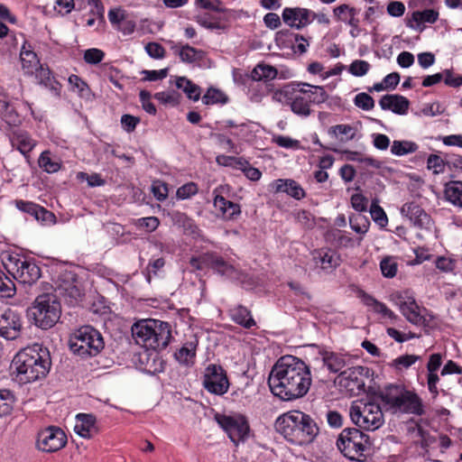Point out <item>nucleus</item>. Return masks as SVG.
<instances>
[{
    "label": "nucleus",
    "mask_w": 462,
    "mask_h": 462,
    "mask_svg": "<svg viewBox=\"0 0 462 462\" xmlns=\"http://www.w3.org/2000/svg\"><path fill=\"white\" fill-rule=\"evenodd\" d=\"M153 97L163 105L169 104L175 106L180 103V94L175 90L158 92Z\"/></svg>",
    "instance_id": "nucleus-50"
},
{
    "label": "nucleus",
    "mask_w": 462,
    "mask_h": 462,
    "mask_svg": "<svg viewBox=\"0 0 462 462\" xmlns=\"http://www.w3.org/2000/svg\"><path fill=\"white\" fill-rule=\"evenodd\" d=\"M322 361L331 373H337L346 365L344 357L334 352H325L322 355Z\"/></svg>",
    "instance_id": "nucleus-38"
},
{
    "label": "nucleus",
    "mask_w": 462,
    "mask_h": 462,
    "mask_svg": "<svg viewBox=\"0 0 462 462\" xmlns=\"http://www.w3.org/2000/svg\"><path fill=\"white\" fill-rule=\"evenodd\" d=\"M196 348V343L187 342L178 351L175 352L174 357L180 365L187 366L191 365L194 364Z\"/></svg>",
    "instance_id": "nucleus-34"
},
{
    "label": "nucleus",
    "mask_w": 462,
    "mask_h": 462,
    "mask_svg": "<svg viewBox=\"0 0 462 462\" xmlns=\"http://www.w3.org/2000/svg\"><path fill=\"white\" fill-rule=\"evenodd\" d=\"M174 53L178 54L180 60L185 63H194L203 60L205 52L202 50L196 49L189 44L181 46H172Z\"/></svg>",
    "instance_id": "nucleus-32"
},
{
    "label": "nucleus",
    "mask_w": 462,
    "mask_h": 462,
    "mask_svg": "<svg viewBox=\"0 0 462 462\" xmlns=\"http://www.w3.org/2000/svg\"><path fill=\"white\" fill-rule=\"evenodd\" d=\"M220 427L227 433L229 439L235 443L245 440L249 431V425L244 416L234 418L220 415L217 417Z\"/></svg>",
    "instance_id": "nucleus-14"
},
{
    "label": "nucleus",
    "mask_w": 462,
    "mask_h": 462,
    "mask_svg": "<svg viewBox=\"0 0 462 462\" xmlns=\"http://www.w3.org/2000/svg\"><path fill=\"white\" fill-rule=\"evenodd\" d=\"M370 214L373 220L381 227L386 226L388 224V217L383 208L379 206L378 200L374 199L370 207Z\"/></svg>",
    "instance_id": "nucleus-44"
},
{
    "label": "nucleus",
    "mask_w": 462,
    "mask_h": 462,
    "mask_svg": "<svg viewBox=\"0 0 462 462\" xmlns=\"http://www.w3.org/2000/svg\"><path fill=\"white\" fill-rule=\"evenodd\" d=\"M364 369L363 366H356L342 372L339 375V385L351 395L359 394L365 388V382L360 378Z\"/></svg>",
    "instance_id": "nucleus-18"
},
{
    "label": "nucleus",
    "mask_w": 462,
    "mask_h": 462,
    "mask_svg": "<svg viewBox=\"0 0 462 462\" xmlns=\"http://www.w3.org/2000/svg\"><path fill=\"white\" fill-rule=\"evenodd\" d=\"M229 317L233 322L250 329L256 326V322L252 316L251 310L242 304H237L228 310Z\"/></svg>",
    "instance_id": "nucleus-29"
},
{
    "label": "nucleus",
    "mask_w": 462,
    "mask_h": 462,
    "mask_svg": "<svg viewBox=\"0 0 462 462\" xmlns=\"http://www.w3.org/2000/svg\"><path fill=\"white\" fill-rule=\"evenodd\" d=\"M274 428L287 441L298 446L312 443L319 431L314 420L300 411H291L279 416Z\"/></svg>",
    "instance_id": "nucleus-3"
},
{
    "label": "nucleus",
    "mask_w": 462,
    "mask_h": 462,
    "mask_svg": "<svg viewBox=\"0 0 462 462\" xmlns=\"http://www.w3.org/2000/svg\"><path fill=\"white\" fill-rule=\"evenodd\" d=\"M382 274L386 278H393L398 270V264L392 256L384 257L380 263Z\"/></svg>",
    "instance_id": "nucleus-49"
},
{
    "label": "nucleus",
    "mask_w": 462,
    "mask_h": 462,
    "mask_svg": "<svg viewBox=\"0 0 462 462\" xmlns=\"http://www.w3.org/2000/svg\"><path fill=\"white\" fill-rule=\"evenodd\" d=\"M139 123L140 118L132 115L125 114L121 117L122 127L127 133L134 132Z\"/></svg>",
    "instance_id": "nucleus-62"
},
{
    "label": "nucleus",
    "mask_w": 462,
    "mask_h": 462,
    "mask_svg": "<svg viewBox=\"0 0 462 462\" xmlns=\"http://www.w3.org/2000/svg\"><path fill=\"white\" fill-rule=\"evenodd\" d=\"M39 166L48 173L57 172L60 169V163L51 158V152L44 151L38 160Z\"/></svg>",
    "instance_id": "nucleus-42"
},
{
    "label": "nucleus",
    "mask_w": 462,
    "mask_h": 462,
    "mask_svg": "<svg viewBox=\"0 0 462 462\" xmlns=\"http://www.w3.org/2000/svg\"><path fill=\"white\" fill-rule=\"evenodd\" d=\"M11 143L12 146L16 148L24 156H27L35 146V142L24 131L14 132Z\"/></svg>",
    "instance_id": "nucleus-33"
},
{
    "label": "nucleus",
    "mask_w": 462,
    "mask_h": 462,
    "mask_svg": "<svg viewBox=\"0 0 462 462\" xmlns=\"http://www.w3.org/2000/svg\"><path fill=\"white\" fill-rule=\"evenodd\" d=\"M74 431L82 438H92L98 432L96 416L91 413H79L76 416Z\"/></svg>",
    "instance_id": "nucleus-22"
},
{
    "label": "nucleus",
    "mask_w": 462,
    "mask_h": 462,
    "mask_svg": "<svg viewBox=\"0 0 462 462\" xmlns=\"http://www.w3.org/2000/svg\"><path fill=\"white\" fill-rule=\"evenodd\" d=\"M195 19L199 25L209 30H219L223 28L219 19L209 14H198Z\"/></svg>",
    "instance_id": "nucleus-46"
},
{
    "label": "nucleus",
    "mask_w": 462,
    "mask_h": 462,
    "mask_svg": "<svg viewBox=\"0 0 462 462\" xmlns=\"http://www.w3.org/2000/svg\"><path fill=\"white\" fill-rule=\"evenodd\" d=\"M104 57V51L96 48L88 49L84 53V60L88 64H97L102 61Z\"/></svg>",
    "instance_id": "nucleus-58"
},
{
    "label": "nucleus",
    "mask_w": 462,
    "mask_h": 462,
    "mask_svg": "<svg viewBox=\"0 0 462 462\" xmlns=\"http://www.w3.org/2000/svg\"><path fill=\"white\" fill-rule=\"evenodd\" d=\"M65 279H60L56 291L63 297L70 305L77 304L83 297L82 290L79 287L75 276L69 273Z\"/></svg>",
    "instance_id": "nucleus-16"
},
{
    "label": "nucleus",
    "mask_w": 462,
    "mask_h": 462,
    "mask_svg": "<svg viewBox=\"0 0 462 462\" xmlns=\"http://www.w3.org/2000/svg\"><path fill=\"white\" fill-rule=\"evenodd\" d=\"M145 51L153 59H162L165 56V49L158 42H148L145 45Z\"/></svg>",
    "instance_id": "nucleus-61"
},
{
    "label": "nucleus",
    "mask_w": 462,
    "mask_h": 462,
    "mask_svg": "<svg viewBox=\"0 0 462 462\" xmlns=\"http://www.w3.org/2000/svg\"><path fill=\"white\" fill-rule=\"evenodd\" d=\"M228 97L220 89L210 87L202 97L203 104L207 106L227 103Z\"/></svg>",
    "instance_id": "nucleus-39"
},
{
    "label": "nucleus",
    "mask_w": 462,
    "mask_h": 462,
    "mask_svg": "<svg viewBox=\"0 0 462 462\" xmlns=\"http://www.w3.org/2000/svg\"><path fill=\"white\" fill-rule=\"evenodd\" d=\"M69 83L74 89L76 88L81 96H84L86 92L89 91L88 84L77 75H70L69 77Z\"/></svg>",
    "instance_id": "nucleus-63"
},
{
    "label": "nucleus",
    "mask_w": 462,
    "mask_h": 462,
    "mask_svg": "<svg viewBox=\"0 0 462 462\" xmlns=\"http://www.w3.org/2000/svg\"><path fill=\"white\" fill-rule=\"evenodd\" d=\"M349 416L354 424L365 430H375L384 421L381 406L374 402H353Z\"/></svg>",
    "instance_id": "nucleus-10"
},
{
    "label": "nucleus",
    "mask_w": 462,
    "mask_h": 462,
    "mask_svg": "<svg viewBox=\"0 0 462 462\" xmlns=\"http://www.w3.org/2000/svg\"><path fill=\"white\" fill-rule=\"evenodd\" d=\"M337 447L346 458L356 462H366L373 450L370 437L356 428L344 429L338 436Z\"/></svg>",
    "instance_id": "nucleus-6"
},
{
    "label": "nucleus",
    "mask_w": 462,
    "mask_h": 462,
    "mask_svg": "<svg viewBox=\"0 0 462 462\" xmlns=\"http://www.w3.org/2000/svg\"><path fill=\"white\" fill-rule=\"evenodd\" d=\"M278 71L276 68L267 64H258L251 72L253 80H270L276 78Z\"/></svg>",
    "instance_id": "nucleus-37"
},
{
    "label": "nucleus",
    "mask_w": 462,
    "mask_h": 462,
    "mask_svg": "<svg viewBox=\"0 0 462 462\" xmlns=\"http://www.w3.org/2000/svg\"><path fill=\"white\" fill-rule=\"evenodd\" d=\"M22 329V317L17 311L11 308L0 311V337L14 340L20 337Z\"/></svg>",
    "instance_id": "nucleus-15"
},
{
    "label": "nucleus",
    "mask_w": 462,
    "mask_h": 462,
    "mask_svg": "<svg viewBox=\"0 0 462 462\" xmlns=\"http://www.w3.org/2000/svg\"><path fill=\"white\" fill-rule=\"evenodd\" d=\"M5 267L15 280L23 284L32 285L42 276L41 268L35 261L24 256L9 255Z\"/></svg>",
    "instance_id": "nucleus-11"
},
{
    "label": "nucleus",
    "mask_w": 462,
    "mask_h": 462,
    "mask_svg": "<svg viewBox=\"0 0 462 462\" xmlns=\"http://www.w3.org/2000/svg\"><path fill=\"white\" fill-rule=\"evenodd\" d=\"M20 62L23 74L32 76L34 72L42 66L38 55L35 53L32 45L24 41L20 51Z\"/></svg>",
    "instance_id": "nucleus-19"
},
{
    "label": "nucleus",
    "mask_w": 462,
    "mask_h": 462,
    "mask_svg": "<svg viewBox=\"0 0 462 462\" xmlns=\"http://www.w3.org/2000/svg\"><path fill=\"white\" fill-rule=\"evenodd\" d=\"M267 383L272 393L281 400H296L303 397L310 390V371L301 359L285 356L273 366Z\"/></svg>",
    "instance_id": "nucleus-1"
},
{
    "label": "nucleus",
    "mask_w": 462,
    "mask_h": 462,
    "mask_svg": "<svg viewBox=\"0 0 462 462\" xmlns=\"http://www.w3.org/2000/svg\"><path fill=\"white\" fill-rule=\"evenodd\" d=\"M305 87L310 88V89H305L310 105H320L328 100V95L323 87L311 86L308 83L305 85Z\"/></svg>",
    "instance_id": "nucleus-40"
},
{
    "label": "nucleus",
    "mask_w": 462,
    "mask_h": 462,
    "mask_svg": "<svg viewBox=\"0 0 462 462\" xmlns=\"http://www.w3.org/2000/svg\"><path fill=\"white\" fill-rule=\"evenodd\" d=\"M445 198L454 206L462 208V181H449L445 185Z\"/></svg>",
    "instance_id": "nucleus-36"
},
{
    "label": "nucleus",
    "mask_w": 462,
    "mask_h": 462,
    "mask_svg": "<svg viewBox=\"0 0 462 462\" xmlns=\"http://www.w3.org/2000/svg\"><path fill=\"white\" fill-rule=\"evenodd\" d=\"M37 83L49 89L55 97L60 96L61 84L55 79L50 68L43 64L33 74Z\"/></svg>",
    "instance_id": "nucleus-25"
},
{
    "label": "nucleus",
    "mask_w": 462,
    "mask_h": 462,
    "mask_svg": "<svg viewBox=\"0 0 462 462\" xmlns=\"http://www.w3.org/2000/svg\"><path fill=\"white\" fill-rule=\"evenodd\" d=\"M307 83L287 84L277 89L273 94V99L276 102L290 105L291 111L303 117L309 116L312 110L310 103L306 95L305 87Z\"/></svg>",
    "instance_id": "nucleus-9"
},
{
    "label": "nucleus",
    "mask_w": 462,
    "mask_h": 462,
    "mask_svg": "<svg viewBox=\"0 0 462 462\" xmlns=\"http://www.w3.org/2000/svg\"><path fill=\"white\" fill-rule=\"evenodd\" d=\"M67 440V435L60 428L50 426L38 433L37 447L46 453L56 452L66 446Z\"/></svg>",
    "instance_id": "nucleus-12"
},
{
    "label": "nucleus",
    "mask_w": 462,
    "mask_h": 462,
    "mask_svg": "<svg viewBox=\"0 0 462 462\" xmlns=\"http://www.w3.org/2000/svg\"><path fill=\"white\" fill-rule=\"evenodd\" d=\"M189 265L192 269L197 271H202L205 268H209V253H205L198 257H191L189 260Z\"/></svg>",
    "instance_id": "nucleus-57"
},
{
    "label": "nucleus",
    "mask_w": 462,
    "mask_h": 462,
    "mask_svg": "<svg viewBox=\"0 0 462 462\" xmlns=\"http://www.w3.org/2000/svg\"><path fill=\"white\" fill-rule=\"evenodd\" d=\"M198 192V186L194 182H189L180 187L176 195L180 199H186L195 195Z\"/></svg>",
    "instance_id": "nucleus-60"
},
{
    "label": "nucleus",
    "mask_w": 462,
    "mask_h": 462,
    "mask_svg": "<svg viewBox=\"0 0 462 462\" xmlns=\"http://www.w3.org/2000/svg\"><path fill=\"white\" fill-rule=\"evenodd\" d=\"M351 204L356 211L364 212L367 209L368 199L362 194H354L351 197Z\"/></svg>",
    "instance_id": "nucleus-64"
},
{
    "label": "nucleus",
    "mask_w": 462,
    "mask_h": 462,
    "mask_svg": "<svg viewBox=\"0 0 462 462\" xmlns=\"http://www.w3.org/2000/svg\"><path fill=\"white\" fill-rule=\"evenodd\" d=\"M165 265V260L162 257L150 260L144 270L146 281L150 283L152 276H156L158 272Z\"/></svg>",
    "instance_id": "nucleus-51"
},
{
    "label": "nucleus",
    "mask_w": 462,
    "mask_h": 462,
    "mask_svg": "<svg viewBox=\"0 0 462 462\" xmlns=\"http://www.w3.org/2000/svg\"><path fill=\"white\" fill-rule=\"evenodd\" d=\"M209 268L228 278L238 276V270L216 253H209Z\"/></svg>",
    "instance_id": "nucleus-30"
},
{
    "label": "nucleus",
    "mask_w": 462,
    "mask_h": 462,
    "mask_svg": "<svg viewBox=\"0 0 462 462\" xmlns=\"http://www.w3.org/2000/svg\"><path fill=\"white\" fill-rule=\"evenodd\" d=\"M69 349L81 357L96 356L105 346L101 333L91 326H83L69 337Z\"/></svg>",
    "instance_id": "nucleus-8"
},
{
    "label": "nucleus",
    "mask_w": 462,
    "mask_h": 462,
    "mask_svg": "<svg viewBox=\"0 0 462 462\" xmlns=\"http://www.w3.org/2000/svg\"><path fill=\"white\" fill-rule=\"evenodd\" d=\"M226 189H229L227 185H220L215 189L213 192L215 194L214 207H225L226 205H229L228 209L223 210V214L221 216L223 218L230 220L239 216L241 209L238 204L227 200L224 198L223 193Z\"/></svg>",
    "instance_id": "nucleus-24"
},
{
    "label": "nucleus",
    "mask_w": 462,
    "mask_h": 462,
    "mask_svg": "<svg viewBox=\"0 0 462 462\" xmlns=\"http://www.w3.org/2000/svg\"><path fill=\"white\" fill-rule=\"evenodd\" d=\"M417 150V143L411 141H393L391 147L392 153L397 156L412 153Z\"/></svg>",
    "instance_id": "nucleus-41"
},
{
    "label": "nucleus",
    "mask_w": 462,
    "mask_h": 462,
    "mask_svg": "<svg viewBox=\"0 0 462 462\" xmlns=\"http://www.w3.org/2000/svg\"><path fill=\"white\" fill-rule=\"evenodd\" d=\"M175 85L181 89L189 99L198 101L200 98L201 88L186 77H178Z\"/></svg>",
    "instance_id": "nucleus-35"
},
{
    "label": "nucleus",
    "mask_w": 462,
    "mask_h": 462,
    "mask_svg": "<svg viewBox=\"0 0 462 462\" xmlns=\"http://www.w3.org/2000/svg\"><path fill=\"white\" fill-rule=\"evenodd\" d=\"M378 397L384 409L393 414L404 413L421 416L425 412L420 396L402 385L389 384L380 392Z\"/></svg>",
    "instance_id": "nucleus-4"
},
{
    "label": "nucleus",
    "mask_w": 462,
    "mask_h": 462,
    "mask_svg": "<svg viewBox=\"0 0 462 462\" xmlns=\"http://www.w3.org/2000/svg\"><path fill=\"white\" fill-rule=\"evenodd\" d=\"M401 212L402 215L408 217L415 226L420 229L429 228L431 221L430 217L420 206L417 205L416 203H405L402 207Z\"/></svg>",
    "instance_id": "nucleus-21"
},
{
    "label": "nucleus",
    "mask_w": 462,
    "mask_h": 462,
    "mask_svg": "<svg viewBox=\"0 0 462 462\" xmlns=\"http://www.w3.org/2000/svg\"><path fill=\"white\" fill-rule=\"evenodd\" d=\"M14 282L0 268V296L4 298H12L15 294Z\"/></svg>",
    "instance_id": "nucleus-43"
},
{
    "label": "nucleus",
    "mask_w": 462,
    "mask_h": 462,
    "mask_svg": "<svg viewBox=\"0 0 462 462\" xmlns=\"http://www.w3.org/2000/svg\"><path fill=\"white\" fill-rule=\"evenodd\" d=\"M427 167L433 170V173L439 174L445 170L444 160L437 154H430L427 160Z\"/></svg>",
    "instance_id": "nucleus-56"
},
{
    "label": "nucleus",
    "mask_w": 462,
    "mask_h": 462,
    "mask_svg": "<svg viewBox=\"0 0 462 462\" xmlns=\"http://www.w3.org/2000/svg\"><path fill=\"white\" fill-rule=\"evenodd\" d=\"M132 335L138 345L147 349H165L171 339V325L158 319H141L132 326Z\"/></svg>",
    "instance_id": "nucleus-5"
},
{
    "label": "nucleus",
    "mask_w": 462,
    "mask_h": 462,
    "mask_svg": "<svg viewBox=\"0 0 462 462\" xmlns=\"http://www.w3.org/2000/svg\"><path fill=\"white\" fill-rule=\"evenodd\" d=\"M203 386L207 391L217 395H223L227 392L229 382L222 366L211 364L206 368Z\"/></svg>",
    "instance_id": "nucleus-13"
},
{
    "label": "nucleus",
    "mask_w": 462,
    "mask_h": 462,
    "mask_svg": "<svg viewBox=\"0 0 462 462\" xmlns=\"http://www.w3.org/2000/svg\"><path fill=\"white\" fill-rule=\"evenodd\" d=\"M296 219L298 223L305 229H312L316 225L314 216L307 210H300L297 212Z\"/></svg>",
    "instance_id": "nucleus-54"
},
{
    "label": "nucleus",
    "mask_w": 462,
    "mask_h": 462,
    "mask_svg": "<svg viewBox=\"0 0 462 462\" xmlns=\"http://www.w3.org/2000/svg\"><path fill=\"white\" fill-rule=\"evenodd\" d=\"M152 192L158 201H163L168 197V185L162 180H154L152 184Z\"/></svg>",
    "instance_id": "nucleus-55"
},
{
    "label": "nucleus",
    "mask_w": 462,
    "mask_h": 462,
    "mask_svg": "<svg viewBox=\"0 0 462 462\" xmlns=\"http://www.w3.org/2000/svg\"><path fill=\"white\" fill-rule=\"evenodd\" d=\"M14 397L11 391L0 390V417L9 414L13 409Z\"/></svg>",
    "instance_id": "nucleus-45"
},
{
    "label": "nucleus",
    "mask_w": 462,
    "mask_h": 462,
    "mask_svg": "<svg viewBox=\"0 0 462 462\" xmlns=\"http://www.w3.org/2000/svg\"><path fill=\"white\" fill-rule=\"evenodd\" d=\"M383 110H391L394 114L405 115L410 106V101L403 96L397 94H386L379 100Z\"/></svg>",
    "instance_id": "nucleus-23"
},
{
    "label": "nucleus",
    "mask_w": 462,
    "mask_h": 462,
    "mask_svg": "<svg viewBox=\"0 0 462 462\" xmlns=\"http://www.w3.org/2000/svg\"><path fill=\"white\" fill-rule=\"evenodd\" d=\"M354 104L365 111H369L374 107V98L365 92L359 93L355 97Z\"/></svg>",
    "instance_id": "nucleus-52"
},
{
    "label": "nucleus",
    "mask_w": 462,
    "mask_h": 462,
    "mask_svg": "<svg viewBox=\"0 0 462 462\" xmlns=\"http://www.w3.org/2000/svg\"><path fill=\"white\" fill-rule=\"evenodd\" d=\"M14 204L20 211L33 217L37 221L52 222L55 219L52 212L32 201L16 199Z\"/></svg>",
    "instance_id": "nucleus-20"
},
{
    "label": "nucleus",
    "mask_w": 462,
    "mask_h": 462,
    "mask_svg": "<svg viewBox=\"0 0 462 462\" xmlns=\"http://www.w3.org/2000/svg\"><path fill=\"white\" fill-rule=\"evenodd\" d=\"M312 11L302 7H285L282 17L283 22L291 28L302 29L311 23Z\"/></svg>",
    "instance_id": "nucleus-17"
},
{
    "label": "nucleus",
    "mask_w": 462,
    "mask_h": 462,
    "mask_svg": "<svg viewBox=\"0 0 462 462\" xmlns=\"http://www.w3.org/2000/svg\"><path fill=\"white\" fill-rule=\"evenodd\" d=\"M439 19V12L434 9H426L421 12L416 11L412 13V21L420 23H434Z\"/></svg>",
    "instance_id": "nucleus-47"
},
{
    "label": "nucleus",
    "mask_w": 462,
    "mask_h": 462,
    "mask_svg": "<svg viewBox=\"0 0 462 462\" xmlns=\"http://www.w3.org/2000/svg\"><path fill=\"white\" fill-rule=\"evenodd\" d=\"M328 134H333L335 136L341 135H348V139L352 140L355 137L354 128L349 125H337L331 126L328 129Z\"/></svg>",
    "instance_id": "nucleus-59"
},
{
    "label": "nucleus",
    "mask_w": 462,
    "mask_h": 462,
    "mask_svg": "<svg viewBox=\"0 0 462 462\" xmlns=\"http://www.w3.org/2000/svg\"><path fill=\"white\" fill-rule=\"evenodd\" d=\"M370 67L366 60H356L350 64L348 71L353 76L363 77L369 71Z\"/></svg>",
    "instance_id": "nucleus-53"
},
{
    "label": "nucleus",
    "mask_w": 462,
    "mask_h": 462,
    "mask_svg": "<svg viewBox=\"0 0 462 462\" xmlns=\"http://www.w3.org/2000/svg\"><path fill=\"white\" fill-rule=\"evenodd\" d=\"M349 224L351 228L357 234H365L368 231L370 222L361 215L349 217Z\"/></svg>",
    "instance_id": "nucleus-48"
},
{
    "label": "nucleus",
    "mask_w": 462,
    "mask_h": 462,
    "mask_svg": "<svg viewBox=\"0 0 462 462\" xmlns=\"http://www.w3.org/2000/svg\"><path fill=\"white\" fill-rule=\"evenodd\" d=\"M399 308L404 318L412 325L417 326L426 321L421 318V309L413 297L400 301Z\"/></svg>",
    "instance_id": "nucleus-28"
},
{
    "label": "nucleus",
    "mask_w": 462,
    "mask_h": 462,
    "mask_svg": "<svg viewBox=\"0 0 462 462\" xmlns=\"http://www.w3.org/2000/svg\"><path fill=\"white\" fill-rule=\"evenodd\" d=\"M61 315V306L57 295L42 293L38 295L27 309V316L33 324L42 329H49L56 325Z\"/></svg>",
    "instance_id": "nucleus-7"
},
{
    "label": "nucleus",
    "mask_w": 462,
    "mask_h": 462,
    "mask_svg": "<svg viewBox=\"0 0 462 462\" xmlns=\"http://www.w3.org/2000/svg\"><path fill=\"white\" fill-rule=\"evenodd\" d=\"M359 297L365 306L371 308L374 312L381 314L383 318H388L392 320L398 319V316L383 302L377 300L372 295L362 291L359 294Z\"/></svg>",
    "instance_id": "nucleus-31"
},
{
    "label": "nucleus",
    "mask_w": 462,
    "mask_h": 462,
    "mask_svg": "<svg viewBox=\"0 0 462 462\" xmlns=\"http://www.w3.org/2000/svg\"><path fill=\"white\" fill-rule=\"evenodd\" d=\"M20 382L31 383L45 378L51 366L50 352L42 345L34 344L19 351L12 361Z\"/></svg>",
    "instance_id": "nucleus-2"
},
{
    "label": "nucleus",
    "mask_w": 462,
    "mask_h": 462,
    "mask_svg": "<svg viewBox=\"0 0 462 462\" xmlns=\"http://www.w3.org/2000/svg\"><path fill=\"white\" fill-rule=\"evenodd\" d=\"M312 255L316 266L321 268L327 273H331L339 264V259L337 253L331 249L321 248L315 250Z\"/></svg>",
    "instance_id": "nucleus-26"
},
{
    "label": "nucleus",
    "mask_w": 462,
    "mask_h": 462,
    "mask_svg": "<svg viewBox=\"0 0 462 462\" xmlns=\"http://www.w3.org/2000/svg\"><path fill=\"white\" fill-rule=\"evenodd\" d=\"M272 189L278 192H284L295 199H301L305 197V191L301 186L291 179H279L271 183Z\"/></svg>",
    "instance_id": "nucleus-27"
}]
</instances>
